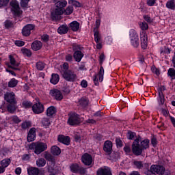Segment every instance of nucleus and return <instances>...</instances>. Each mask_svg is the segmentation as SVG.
I'll return each instance as SVG.
<instances>
[{"instance_id": "nucleus-1", "label": "nucleus", "mask_w": 175, "mask_h": 175, "mask_svg": "<svg viewBox=\"0 0 175 175\" xmlns=\"http://www.w3.org/2000/svg\"><path fill=\"white\" fill-rule=\"evenodd\" d=\"M150 140L144 139L142 141V137L138 136L133 142L131 151L134 155L139 157L143 154L144 150L150 147Z\"/></svg>"}, {"instance_id": "nucleus-2", "label": "nucleus", "mask_w": 175, "mask_h": 175, "mask_svg": "<svg viewBox=\"0 0 175 175\" xmlns=\"http://www.w3.org/2000/svg\"><path fill=\"white\" fill-rule=\"evenodd\" d=\"M66 5H68L66 0L62 1H59L55 3L56 8L51 12V16L53 20H57L59 16H62L64 10V8H65Z\"/></svg>"}, {"instance_id": "nucleus-3", "label": "nucleus", "mask_w": 175, "mask_h": 175, "mask_svg": "<svg viewBox=\"0 0 175 175\" xmlns=\"http://www.w3.org/2000/svg\"><path fill=\"white\" fill-rule=\"evenodd\" d=\"M29 150H33L36 155H40L47 150V144L44 142H33L29 146Z\"/></svg>"}, {"instance_id": "nucleus-4", "label": "nucleus", "mask_w": 175, "mask_h": 175, "mask_svg": "<svg viewBox=\"0 0 175 175\" xmlns=\"http://www.w3.org/2000/svg\"><path fill=\"white\" fill-rule=\"evenodd\" d=\"M84 48L81 45L72 44V50L74 51L73 57L77 62H80V61H81L83 59V57H84V53L81 52V51Z\"/></svg>"}, {"instance_id": "nucleus-5", "label": "nucleus", "mask_w": 175, "mask_h": 175, "mask_svg": "<svg viewBox=\"0 0 175 175\" xmlns=\"http://www.w3.org/2000/svg\"><path fill=\"white\" fill-rule=\"evenodd\" d=\"M129 39L133 47L137 49V47L140 45V41L139 40V34H137V32L135 31V29L130 30Z\"/></svg>"}, {"instance_id": "nucleus-6", "label": "nucleus", "mask_w": 175, "mask_h": 175, "mask_svg": "<svg viewBox=\"0 0 175 175\" xmlns=\"http://www.w3.org/2000/svg\"><path fill=\"white\" fill-rule=\"evenodd\" d=\"M62 77L66 81H70V83H73L77 79V75L71 70L62 71Z\"/></svg>"}, {"instance_id": "nucleus-7", "label": "nucleus", "mask_w": 175, "mask_h": 175, "mask_svg": "<svg viewBox=\"0 0 175 175\" xmlns=\"http://www.w3.org/2000/svg\"><path fill=\"white\" fill-rule=\"evenodd\" d=\"M8 58H9L10 62H8L5 64L7 66H8V68H10L11 69H14V70H20V69H18L20 63L16 61L14 56L12 55H10L8 56Z\"/></svg>"}, {"instance_id": "nucleus-8", "label": "nucleus", "mask_w": 175, "mask_h": 175, "mask_svg": "<svg viewBox=\"0 0 175 175\" xmlns=\"http://www.w3.org/2000/svg\"><path fill=\"white\" fill-rule=\"evenodd\" d=\"M81 122L80 116L76 113H70L68 120V124L69 125L75 126V125H79Z\"/></svg>"}, {"instance_id": "nucleus-9", "label": "nucleus", "mask_w": 175, "mask_h": 175, "mask_svg": "<svg viewBox=\"0 0 175 175\" xmlns=\"http://www.w3.org/2000/svg\"><path fill=\"white\" fill-rule=\"evenodd\" d=\"M166 90L165 86H161L158 89V96H157V101L159 106H163L165 105V95L163 92Z\"/></svg>"}, {"instance_id": "nucleus-10", "label": "nucleus", "mask_w": 175, "mask_h": 175, "mask_svg": "<svg viewBox=\"0 0 175 175\" xmlns=\"http://www.w3.org/2000/svg\"><path fill=\"white\" fill-rule=\"evenodd\" d=\"M163 170V166L159 165H152L150 167V171L146 172L147 175L161 174Z\"/></svg>"}, {"instance_id": "nucleus-11", "label": "nucleus", "mask_w": 175, "mask_h": 175, "mask_svg": "<svg viewBox=\"0 0 175 175\" xmlns=\"http://www.w3.org/2000/svg\"><path fill=\"white\" fill-rule=\"evenodd\" d=\"M4 99L10 104L16 105L17 101L16 100V94L13 92H7L4 94Z\"/></svg>"}, {"instance_id": "nucleus-12", "label": "nucleus", "mask_w": 175, "mask_h": 175, "mask_svg": "<svg viewBox=\"0 0 175 175\" xmlns=\"http://www.w3.org/2000/svg\"><path fill=\"white\" fill-rule=\"evenodd\" d=\"M103 75H105V69H103V66H100L98 74L96 75L94 78L95 85H99L98 81L100 83L103 81Z\"/></svg>"}, {"instance_id": "nucleus-13", "label": "nucleus", "mask_w": 175, "mask_h": 175, "mask_svg": "<svg viewBox=\"0 0 175 175\" xmlns=\"http://www.w3.org/2000/svg\"><path fill=\"white\" fill-rule=\"evenodd\" d=\"M10 5L12 7V11L15 16H20L23 13V11L20 10L18 2L12 1L10 2Z\"/></svg>"}, {"instance_id": "nucleus-14", "label": "nucleus", "mask_w": 175, "mask_h": 175, "mask_svg": "<svg viewBox=\"0 0 175 175\" xmlns=\"http://www.w3.org/2000/svg\"><path fill=\"white\" fill-rule=\"evenodd\" d=\"M32 110L35 114H40L44 111V106L40 102H38L32 106Z\"/></svg>"}, {"instance_id": "nucleus-15", "label": "nucleus", "mask_w": 175, "mask_h": 175, "mask_svg": "<svg viewBox=\"0 0 175 175\" xmlns=\"http://www.w3.org/2000/svg\"><path fill=\"white\" fill-rule=\"evenodd\" d=\"M140 39H141V47L144 50H146L148 44V39L147 33H146V31H142L140 33Z\"/></svg>"}, {"instance_id": "nucleus-16", "label": "nucleus", "mask_w": 175, "mask_h": 175, "mask_svg": "<svg viewBox=\"0 0 175 175\" xmlns=\"http://www.w3.org/2000/svg\"><path fill=\"white\" fill-rule=\"evenodd\" d=\"M49 94L51 96L55 98L56 100H62V99H64V96L62 95V93L57 89L51 90Z\"/></svg>"}, {"instance_id": "nucleus-17", "label": "nucleus", "mask_w": 175, "mask_h": 175, "mask_svg": "<svg viewBox=\"0 0 175 175\" xmlns=\"http://www.w3.org/2000/svg\"><path fill=\"white\" fill-rule=\"evenodd\" d=\"M103 150L107 155H110L113 151V142L111 141H105L103 146Z\"/></svg>"}, {"instance_id": "nucleus-18", "label": "nucleus", "mask_w": 175, "mask_h": 175, "mask_svg": "<svg viewBox=\"0 0 175 175\" xmlns=\"http://www.w3.org/2000/svg\"><path fill=\"white\" fill-rule=\"evenodd\" d=\"M33 29H35V26L32 24H28L23 28L22 34L23 36H29L31 31H33Z\"/></svg>"}, {"instance_id": "nucleus-19", "label": "nucleus", "mask_w": 175, "mask_h": 175, "mask_svg": "<svg viewBox=\"0 0 175 175\" xmlns=\"http://www.w3.org/2000/svg\"><path fill=\"white\" fill-rule=\"evenodd\" d=\"M82 162L86 166H90L92 163V156L88 153H85L82 156Z\"/></svg>"}, {"instance_id": "nucleus-20", "label": "nucleus", "mask_w": 175, "mask_h": 175, "mask_svg": "<svg viewBox=\"0 0 175 175\" xmlns=\"http://www.w3.org/2000/svg\"><path fill=\"white\" fill-rule=\"evenodd\" d=\"M57 141L66 146H69V144H70V138L68 136L60 135L57 137Z\"/></svg>"}, {"instance_id": "nucleus-21", "label": "nucleus", "mask_w": 175, "mask_h": 175, "mask_svg": "<svg viewBox=\"0 0 175 175\" xmlns=\"http://www.w3.org/2000/svg\"><path fill=\"white\" fill-rule=\"evenodd\" d=\"M35 137H36V129L31 128L30 129L28 135H27V142L30 143V142H33L35 140Z\"/></svg>"}, {"instance_id": "nucleus-22", "label": "nucleus", "mask_w": 175, "mask_h": 175, "mask_svg": "<svg viewBox=\"0 0 175 175\" xmlns=\"http://www.w3.org/2000/svg\"><path fill=\"white\" fill-rule=\"evenodd\" d=\"M31 47L33 51H38L43 47V44L39 40H36L32 42Z\"/></svg>"}, {"instance_id": "nucleus-23", "label": "nucleus", "mask_w": 175, "mask_h": 175, "mask_svg": "<svg viewBox=\"0 0 175 175\" xmlns=\"http://www.w3.org/2000/svg\"><path fill=\"white\" fill-rule=\"evenodd\" d=\"M97 175H111V170L107 167H100L97 170Z\"/></svg>"}, {"instance_id": "nucleus-24", "label": "nucleus", "mask_w": 175, "mask_h": 175, "mask_svg": "<svg viewBox=\"0 0 175 175\" xmlns=\"http://www.w3.org/2000/svg\"><path fill=\"white\" fill-rule=\"evenodd\" d=\"M68 31H69V27L66 25H62L57 29L59 35H65V33H68Z\"/></svg>"}, {"instance_id": "nucleus-25", "label": "nucleus", "mask_w": 175, "mask_h": 175, "mask_svg": "<svg viewBox=\"0 0 175 175\" xmlns=\"http://www.w3.org/2000/svg\"><path fill=\"white\" fill-rule=\"evenodd\" d=\"M70 28L74 32L79 31V28H80V23L79 22L75 21L70 23Z\"/></svg>"}, {"instance_id": "nucleus-26", "label": "nucleus", "mask_w": 175, "mask_h": 175, "mask_svg": "<svg viewBox=\"0 0 175 175\" xmlns=\"http://www.w3.org/2000/svg\"><path fill=\"white\" fill-rule=\"evenodd\" d=\"M12 160L10 159H3L0 161L1 167H3L4 170H6V167L10 165Z\"/></svg>"}, {"instance_id": "nucleus-27", "label": "nucleus", "mask_w": 175, "mask_h": 175, "mask_svg": "<svg viewBox=\"0 0 175 175\" xmlns=\"http://www.w3.org/2000/svg\"><path fill=\"white\" fill-rule=\"evenodd\" d=\"M27 173L29 175H38L40 173L39 168L31 167L27 170Z\"/></svg>"}, {"instance_id": "nucleus-28", "label": "nucleus", "mask_w": 175, "mask_h": 175, "mask_svg": "<svg viewBox=\"0 0 175 175\" xmlns=\"http://www.w3.org/2000/svg\"><path fill=\"white\" fill-rule=\"evenodd\" d=\"M57 113V109L54 106H51L46 109V116L48 117H51Z\"/></svg>"}, {"instance_id": "nucleus-29", "label": "nucleus", "mask_w": 175, "mask_h": 175, "mask_svg": "<svg viewBox=\"0 0 175 175\" xmlns=\"http://www.w3.org/2000/svg\"><path fill=\"white\" fill-rule=\"evenodd\" d=\"M36 165L38 166V167H43L46 166V159L42 157L38 158L36 160Z\"/></svg>"}, {"instance_id": "nucleus-30", "label": "nucleus", "mask_w": 175, "mask_h": 175, "mask_svg": "<svg viewBox=\"0 0 175 175\" xmlns=\"http://www.w3.org/2000/svg\"><path fill=\"white\" fill-rule=\"evenodd\" d=\"M51 152L53 155H59L61 154V149L57 146H53L51 148Z\"/></svg>"}, {"instance_id": "nucleus-31", "label": "nucleus", "mask_w": 175, "mask_h": 175, "mask_svg": "<svg viewBox=\"0 0 175 175\" xmlns=\"http://www.w3.org/2000/svg\"><path fill=\"white\" fill-rule=\"evenodd\" d=\"M79 105L81 107H87L88 106V100L85 97H82L79 100Z\"/></svg>"}, {"instance_id": "nucleus-32", "label": "nucleus", "mask_w": 175, "mask_h": 175, "mask_svg": "<svg viewBox=\"0 0 175 175\" xmlns=\"http://www.w3.org/2000/svg\"><path fill=\"white\" fill-rule=\"evenodd\" d=\"M50 81L52 84H57L59 81V75L57 74H52Z\"/></svg>"}, {"instance_id": "nucleus-33", "label": "nucleus", "mask_w": 175, "mask_h": 175, "mask_svg": "<svg viewBox=\"0 0 175 175\" xmlns=\"http://www.w3.org/2000/svg\"><path fill=\"white\" fill-rule=\"evenodd\" d=\"M43 157L46 161H49V162H54V157L49 152H44L43 153Z\"/></svg>"}, {"instance_id": "nucleus-34", "label": "nucleus", "mask_w": 175, "mask_h": 175, "mask_svg": "<svg viewBox=\"0 0 175 175\" xmlns=\"http://www.w3.org/2000/svg\"><path fill=\"white\" fill-rule=\"evenodd\" d=\"M17 84H18V81L14 78H12L8 82V87L10 88H14V87H17Z\"/></svg>"}, {"instance_id": "nucleus-35", "label": "nucleus", "mask_w": 175, "mask_h": 175, "mask_svg": "<svg viewBox=\"0 0 175 175\" xmlns=\"http://www.w3.org/2000/svg\"><path fill=\"white\" fill-rule=\"evenodd\" d=\"M139 25L142 32H144L145 31H147V29H148V24H147V23H146L145 21L139 22Z\"/></svg>"}, {"instance_id": "nucleus-36", "label": "nucleus", "mask_w": 175, "mask_h": 175, "mask_svg": "<svg viewBox=\"0 0 175 175\" xmlns=\"http://www.w3.org/2000/svg\"><path fill=\"white\" fill-rule=\"evenodd\" d=\"M80 166H79V164L77 163H74V164H72L70 166V171L72 172V173H79V167Z\"/></svg>"}, {"instance_id": "nucleus-37", "label": "nucleus", "mask_w": 175, "mask_h": 175, "mask_svg": "<svg viewBox=\"0 0 175 175\" xmlns=\"http://www.w3.org/2000/svg\"><path fill=\"white\" fill-rule=\"evenodd\" d=\"M139 136L140 135L137 136L136 133L132 131H129L127 133V137L130 139V140H133V139L135 140V139H137Z\"/></svg>"}, {"instance_id": "nucleus-38", "label": "nucleus", "mask_w": 175, "mask_h": 175, "mask_svg": "<svg viewBox=\"0 0 175 175\" xmlns=\"http://www.w3.org/2000/svg\"><path fill=\"white\" fill-rule=\"evenodd\" d=\"M32 126V124L29 121H25L21 124V128L23 129H28V128H31Z\"/></svg>"}, {"instance_id": "nucleus-39", "label": "nucleus", "mask_w": 175, "mask_h": 175, "mask_svg": "<svg viewBox=\"0 0 175 175\" xmlns=\"http://www.w3.org/2000/svg\"><path fill=\"white\" fill-rule=\"evenodd\" d=\"M102 39V37L100 36V33L98 30L94 31V40L96 43H99Z\"/></svg>"}, {"instance_id": "nucleus-40", "label": "nucleus", "mask_w": 175, "mask_h": 175, "mask_svg": "<svg viewBox=\"0 0 175 175\" xmlns=\"http://www.w3.org/2000/svg\"><path fill=\"white\" fill-rule=\"evenodd\" d=\"M167 75L172 79V80H175V69L174 68H169L167 71Z\"/></svg>"}, {"instance_id": "nucleus-41", "label": "nucleus", "mask_w": 175, "mask_h": 175, "mask_svg": "<svg viewBox=\"0 0 175 175\" xmlns=\"http://www.w3.org/2000/svg\"><path fill=\"white\" fill-rule=\"evenodd\" d=\"M64 13L66 14V16H69L70 14H72L73 13V6L72 5H68L66 10H64Z\"/></svg>"}, {"instance_id": "nucleus-42", "label": "nucleus", "mask_w": 175, "mask_h": 175, "mask_svg": "<svg viewBox=\"0 0 175 175\" xmlns=\"http://www.w3.org/2000/svg\"><path fill=\"white\" fill-rule=\"evenodd\" d=\"M166 6L167 9H171L172 10H174L175 9V3L174 0H171L167 2Z\"/></svg>"}, {"instance_id": "nucleus-43", "label": "nucleus", "mask_w": 175, "mask_h": 175, "mask_svg": "<svg viewBox=\"0 0 175 175\" xmlns=\"http://www.w3.org/2000/svg\"><path fill=\"white\" fill-rule=\"evenodd\" d=\"M21 53L23 54V55H25L26 57H31V55H32V52L28 49H22Z\"/></svg>"}, {"instance_id": "nucleus-44", "label": "nucleus", "mask_w": 175, "mask_h": 175, "mask_svg": "<svg viewBox=\"0 0 175 175\" xmlns=\"http://www.w3.org/2000/svg\"><path fill=\"white\" fill-rule=\"evenodd\" d=\"M44 66H46V64L43 63V62H38L36 63V68L38 70H43Z\"/></svg>"}, {"instance_id": "nucleus-45", "label": "nucleus", "mask_w": 175, "mask_h": 175, "mask_svg": "<svg viewBox=\"0 0 175 175\" xmlns=\"http://www.w3.org/2000/svg\"><path fill=\"white\" fill-rule=\"evenodd\" d=\"M7 110L9 111V113H14L16 111V105H13L12 104H9L7 106Z\"/></svg>"}, {"instance_id": "nucleus-46", "label": "nucleus", "mask_w": 175, "mask_h": 175, "mask_svg": "<svg viewBox=\"0 0 175 175\" xmlns=\"http://www.w3.org/2000/svg\"><path fill=\"white\" fill-rule=\"evenodd\" d=\"M23 107H25V109H29V107H32V103L28 100H24L22 103Z\"/></svg>"}, {"instance_id": "nucleus-47", "label": "nucleus", "mask_w": 175, "mask_h": 175, "mask_svg": "<svg viewBox=\"0 0 175 175\" xmlns=\"http://www.w3.org/2000/svg\"><path fill=\"white\" fill-rule=\"evenodd\" d=\"M143 169H144V174L147 175V172H151V167H150V164L148 163H144L143 164Z\"/></svg>"}, {"instance_id": "nucleus-48", "label": "nucleus", "mask_w": 175, "mask_h": 175, "mask_svg": "<svg viewBox=\"0 0 175 175\" xmlns=\"http://www.w3.org/2000/svg\"><path fill=\"white\" fill-rule=\"evenodd\" d=\"M43 126H49L50 125V120L47 118H44L42 120Z\"/></svg>"}, {"instance_id": "nucleus-49", "label": "nucleus", "mask_w": 175, "mask_h": 175, "mask_svg": "<svg viewBox=\"0 0 175 175\" xmlns=\"http://www.w3.org/2000/svg\"><path fill=\"white\" fill-rule=\"evenodd\" d=\"M134 165L136 166L137 169H143V162L142 161H134Z\"/></svg>"}, {"instance_id": "nucleus-50", "label": "nucleus", "mask_w": 175, "mask_h": 175, "mask_svg": "<svg viewBox=\"0 0 175 175\" xmlns=\"http://www.w3.org/2000/svg\"><path fill=\"white\" fill-rule=\"evenodd\" d=\"M4 25H5V28L9 29V28L13 27V23H12V21H6L4 23Z\"/></svg>"}, {"instance_id": "nucleus-51", "label": "nucleus", "mask_w": 175, "mask_h": 175, "mask_svg": "<svg viewBox=\"0 0 175 175\" xmlns=\"http://www.w3.org/2000/svg\"><path fill=\"white\" fill-rule=\"evenodd\" d=\"M10 0H0V8L8 6Z\"/></svg>"}, {"instance_id": "nucleus-52", "label": "nucleus", "mask_w": 175, "mask_h": 175, "mask_svg": "<svg viewBox=\"0 0 175 175\" xmlns=\"http://www.w3.org/2000/svg\"><path fill=\"white\" fill-rule=\"evenodd\" d=\"M30 0H21V6L22 8H28V2H29Z\"/></svg>"}, {"instance_id": "nucleus-53", "label": "nucleus", "mask_w": 175, "mask_h": 175, "mask_svg": "<svg viewBox=\"0 0 175 175\" xmlns=\"http://www.w3.org/2000/svg\"><path fill=\"white\" fill-rule=\"evenodd\" d=\"M10 120L13 121V122H15V124H18L19 122H21V120L18 118V117L16 116L11 117Z\"/></svg>"}, {"instance_id": "nucleus-54", "label": "nucleus", "mask_w": 175, "mask_h": 175, "mask_svg": "<svg viewBox=\"0 0 175 175\" xmlns=\"http://www.w3.org/2000/svg\"><path fill=\"white\" fill-rule=\"evenodd\" d=\"M171 172L168 170H165V167H163V170L161 171L160 175H170Z\"/></svg>"}, {"instance_id": "nucleus-55", "label": "nucleus", "mask_w": 175, "mask_h": 175, "mask_svg": "<svg viewBox=\"0 0 175 175\" xmlns=\"http://www.w3.org/2000/svg\"><path fill=\"white\" fill-rule=\"evenodd\" d=\"M71 3L72 6H75V8H80L81 6V3H80V2L75 0H72Z\"/></svg>"}, {"instance_id": "nucleus-56", "label": "nucleus", "mask_w": 175, "mask_h": 175, "mask_svg": "<svg viewBox=\"0 0 175 175\" xmlns=\"http://www.w3.org/2000/svg\"><path fill=\"white\" fill-rule=\"evenodd\" d=\"M62 69L63 70H62V72H65V71L69 70V64L68 63H64L63 64Z\"/></svg>"}, {"instance_id": "nucleus-57", "label": "nucleus", "mask_w": 175, "mask_h": 175, "mask_svg": "<svg viewBox=\"0 0 175 175\" xmlns=\"http://www.w3.org/2000/svg\"><path fill=\"white\" fill-rule=\"evenodd\" d=\"M16 46H18V47H23L25 44V43L23 41L21 40H17L15 42Z\"/></svg>"}, {"instance_id": "nucleus-58", "label": "nucleus", "mask_w": 175, "mask_h": 175, "mask_svg": "<svg viewBox=\"0 0 175 175\" xmlns=\"http://www.w3.org/2000/svg\"><path fill=\"white\" fill-rule=\"evenodd\" d=\"M144 19L145 20V21H146V23H149L150 24L152 23V19L148 15L144 16Z\"/></svg>"}, {"instance_id": "nucleus-59", "label": "nucleus", "mask_w": 175, "mask_h": 175, "mask_svg": "<svg viewBox=\"0 0 175 175\" xmlns=\"http://www.w3.org/2000/svg\"><path fill=\"white\" fill-rule=\"evenodd\" d=\"M105 59H106V57H105V54L101 53L99 57L100 65H102V64H103V62L105 61Z\"/></svg>"}, {"instance_id": "nucleus-60", "label": "nucleus", "mask_w": 175, "mask_h": 175, "mask_svg": "<svg viewBox=\"0 0 175 175\" xmlns=\"http://www.w3.org/2000/svg\"><path fill=\"white\" fill-rule=\"evenodd\" d=\"M81 85L83 88H87L88 87V82L83 79L81 82Z\"/></svg>"}, {"instance_id": "nucleus-61", "label": "nucleus", "mask_w": 175, "mask_h": 175, "mask_svg": "<svg viewBox=\"0 0 175 175\" xmlns=\"http://www.w3.org/2000/svg\"><path fill=\"white\" fill-rule=\"evenodd\" d=\"M104 115H105V113H103L100 111H98L94 114V117H103Z\"/></svg>"}, {"instance_id": "nucleus-62", "label": "nucleus", "mask_w": 175, "mask_h": 175, "mask_svg": "<svg viewBox=\"0 0 175 175\" xmlns=\"http://www.w3.org/2000/svg\"><path fill=\"white\" fill-rule=\"evenodd\" d=\"M124 152H126V154H131V146L126 145L124 147Z\"/></svg>"}, {"instance_id": "nucleus-63", "label": "nucleus", "mask_w": 175, "mask_h": 175, "mask_svg": "<svg viewBox=\"0 0 175 175\" xmlns=\"http://www.w3.org/2000/svg\"><path fill=\"white\" fill-rule=\"evenodd\" d=\"M155 0H147V5L148 6H154L155 5Z\"/></svg>"}, {"instance_id": "nucleus-64", "label": "nucleus", "mask_w": 175, "mask_h": 175, "mask_svg": "<svg viewBox=\"0 0 175 175\" xmlns=\"http://www.w3.org/2000/svg\"><path fill=\"white\" fill-rule=\"evenodd\" d=\"M78 173L80 174H85V169L82 167H79L78 170Z\"/></svg>"}]
</instances>
